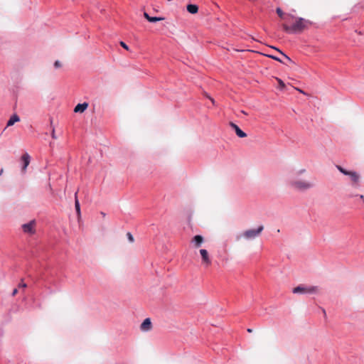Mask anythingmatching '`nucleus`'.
Wrapping results in <instances>:
<instances>
[{
  "instance_id": "nucleus-1",
  "label": "nucleus",
  "mask_w": 364,
  "mask_h": 364,
  "mask_svg": "<svg viewBox=\"0 0 364 364\" xmlns=\"http://www.w3.org/2000/svg\"><path fill=\"white\" fill-rule=\"evenodd\" d=\"M263 230H264L263 225H259L256 229L247 230L245 232H243L242 233H239V234L236 235L235 240L239 241L242 237L247 240H254L255 238H256L261 234V232H262Z\"/></svg>"
},
{
  "instance_id": "nucleus-2",
  "label": "nucleus",
  "mask_w": 364,
  "mask_h": 364,
  "mask_svg": "<svg viewBox=\"0 0 364 364\" xmlns=\"http://www.w3.org/2000/svg\"><path fill=\"white\" fill-rule=\"evenodd\" d=\"M290 185L294 188L300 191L309 190L314 186L313 183L302 180L291 181Z\"/></svg>"
},
{
  "instance_id": "nucleus-3",
  "label": "nucleus",
  "mask_w": 364,
  "mask_h": 364,
  "mask_svg": "<svg viewBox=\"0 0 364 364\" xmlns=\"http://www.w3.org/2000/svg\"><path fill=\"white\" fill-rule=\"evenodd\" d=\"M318 288L316 286H304L299 285L293 289L292 292L294 294H312L318 292Z\"/></svg>"
},
{
  "instance_id": "nucleus-4",
  "label": "nucleus",
  "mask_w": 364,
  "mask_h": 364,
  "mask_svg": "<svg viewBox=\"0 0 364 364\" xmlns=\"http://www.w3.org/2000/svg\"><path fill=\"white\" fill-rule=\"evenodd\" d=\"M336 168L343 175L349 177L353 184H358L360 181V175L354 171H348L340 165H336Z\"/></svg>"
},
{
  "instance_id": "nucleus-5",
  "label": "nucleus",
  "mask_w": 364,
  "mask_h": 364,
  "mask_svg": "<svg viewBox=\"0 0 364 364\" xmlns=\"http://www.w3.org/2000/svg\"><path fill=\"white\" fill-rule=\"evenodd\" d=\"M35 226H36V220H32L30 222H28V223L23 224L21 225V228H22L23 232L28 233L30 235H33L36 232Z\"/></svg>"
},
{
  "instance_id": "nucleus-6",
  "label": "nucleus",
  "mask_w": 364,
  "mask_h": 364,
  "mask_svg": "<svg viewBox=\"0 0 364 364\" xmlns=\"http://www.w3.org/2000/svg\"><path fill=\"white\" fill-rule=\"evenodd\" d=\"M307 22L303 18H298L297 20L291 25V28L294 31V33L298 31H301L306 27L305 23Z\"/></svg>"
},
{
  "instance_id": "nucleus-7",
  "label": "nucleus",
  "mask_w": 364,
  "mask_h": 364,
  "mask_svg": "<svg viewBox=\"0 0 364 364\" xmlns=\"http://www.w3.org/2000/svg\"><path fill=\"white\" fill-rule=\"evenodd\" d=\"M152 328V323L149 318H146L140 325V330L143 332H148Z\"/></svg>"
},
{
  "instance_id": "nucleus-8",
  "label": "nucleus",
  "mask_w": 364,
  "mask_h": 364,
  "mask_svg": "<svg viewBox=\"0 0 364 364\" xmlns=\"http://www.w3.org/2000/svg\"><path fill=\"white\" fill-rule=\"evenodd\" d=\"M21 161L23 163L21 168L22 172H25L31 161V157L29 154L28 153H25L24 154H23L21 156Z\"/></svg>"
},
{
  "instance_id": "nucleus-9",
  "label": "nucleus",
  "mask_w": 364,
  "mask_h": 364,
  "mask_svg": "<svg viewBox=\"0 0 364 364\" xmlns=\"http://www.w3.org/2000/svg\"><path fill=\"white\" fill-rule=\"evenodd\" d=\"M200 254L202 257L203 263L206 266L210 265L211 264V260L209 258L208 251L205 249H201L200 250Z\"/></svg>"
},
{
  "instance_id": "nucleus-10",
  "label": "nucleus",
  "mask_w": 364,
  "mask_h": 364,
  "mask_svg": "<svg viewBox=\"0 0 364 364\" xmlns=\"http://www.w3.org/2000/svg\"><path fill=\"white\" fill-rule=\"evenodd\" d=\"M230 126L235 130L237 136L240 138H244L247 136L245 132H244L240 128L233 122H230Z\"/></svg>"
},
{
  "instance_id": "nucleus-11",
  "label": "nucleus",
  "mask_w": 364,
  "mask_h": 364,
  "mask_svg": "<svg viewBox=\"0 0 364 364\" xmlns=\"http://www.w3.org/2000/svg\"><path fill=\"white\" fill-rule=\"evenodd\" d=\"M87 107V102L79 103L75 107L74 112L76 113H82Z\"/></svg>"
},
{
  "instance_id": "nucleus-12",
  "label": "nucleus",
  "mask_w": 364,
  "mask_h": 364,
  "mask_svg": "<svg viewBox=\"0 0 364 364\" xmlns=\"http://www.w3.org/2000/svg\"><path fill=\"white\" fill-rule=\"evenodd\" d=\"M192 242L194 243L196 247H199L203 242V237L201 235H197L193 237Z\"/></svg>"
},
{
  "instance_id": "nucleus-13",
  "label": "nucleus",
  "mask_w": 364,
  "mask_h": 364,
  "mask_svg": "<svg viewBox=\"0 0 364 364\" xmlns=\"http://www.w3.org/2000/svg\"><path fill=\"white\" fill-rule=\"evenodd\" d=\"M19 121H20V117L17 114H14L10 117V119L7 122L6 126L7 127L12 126L14 124V123L19 122Z\"/></svg>"
},
{
  "instance_id": "nucleus-14",
  "label": "nucleus",
  "mask_w": 364,
  "mask_h": 364,
  "mask_svg": "<svg viewBox=\"0 0 364 364\" xmlns=\"http://www.w3.org/2000/svg\"><path fill=\"white\" fill-rule=\"evenodd\" d=\"M187 11L192 14H195L198 11V6L196 4H188Z\"/></svg>"
},
{
  "instance_id": "nucleus-15",
  "label": "nucleus",
  "mask_w": 364,
  "mask_h": 364,
  "mask_svg": "<svg viewBox=\"0 0 364 364\" xmlns=\"http://www.w3.org/2000/svg\"><path fill=\"white\" fill-rule=\"evenodd\" d=\"M75 208L78 216L80 215V205L77 198V192L75 193Z\"/></svg>"
},
{
  "instance_id": "nucleus-16",
  "label": "nucleus",
  "mask_w": 364,
  "mask_h": 364,
  "mask_svg": "<svg viewBox=\"0 0 364 364\" xmlns=\"http://www.w3.org/2000/svg\"><path fill=\"white\" fill-rule=\"evenodd\" d=\"M50 126L52 127L51 136L53 139H55L57 138V136L55 133V127L53 126V118H50Z\"/></svg>"
},
{
  "instance_id": "nucleus-17",
  "label": "nucleus",
  "mask_w": 364,
  "mask_h": 364,
  "mask_svg": "<svg viewBox=\"0 0 364 364\" xmlns=\"http://www.w3.org/2000/svg\"><path fill=\"white\" fill-rule=\"evenodd\" d=\"M283 28L287 33H294V31L291 28V26H288L287 24H284L283 25Z\"/></svg>"
},
{
  "instance_id": "nucleus-18",
  "label": "nucleus",
  "mask_w": 364,
  "mask_h": 364,
  "mask_svg": "<svg viewBox=\"0 0 364 364\" xmlns=\"http://www.w3.org/2000/svg\"><path fill=\"white\" fill-rule=\"evenodd\" d=\"M272 48H274L276 49L277 51H279L282 55H284V57L290 63H294V61L289 57L287 56L285 53H284L282 51H281L278 48H276L274 47H272Z\"/></svg>"
},
{
  "instance_id": "nucleus-19",
  "label": "nucleus",
  "mask_w": 364,
  "mask_h": 364,
  "mask_svg": "<svg viewBox=\"0 0 364 364\" xmlns=\"http://www.w3.org/2000/svg\"><path fill=\"white\" fill-rule=\"evenodd\" d=\"M164 19V18H163V17L154 16V17H151V18L149 19V22L155 23V22H157V21H162Z\"/></svg>"
},
{
  "instance_id": "nucleus-20",
  "label": "nucleus",
  "mask_w": 364,
  "mask_h": 364,
  "mask_svg": "<svg viewBox=\"0 0 364 364\" xmlns=\"http://www.w3.org/2000/svg\"><path fill=\"white\" fill-rule=\"evenodd\" d=\"M266 56H267L268 58H272L274 60H277V61H279L282 63H284L279 58L275 56V55H266Z\"/></svg>"
},
{
  "instance_id": "nucleus-21",
  "label": "nucleus",
  "mask_w": 364,
  "mask_h": 364,
  "mask_svg": "<svg viewBox=\"0 0 364 364\" xmlns=\"http://www.w3.org/2000/svg\"><path fill=\"white\" fill-rule=\"evenodd\" d=\"M127 237L128 240H129L130 242H133L134 241V237H133V235H132V233H131V232H128L127 233Z\"/></svg>"
},
{
  "instance_id": "nucleus-22",
  "label": "nucleus",
  "mask_w": 364,
  "mask_h": 364,
  "mask_svg": "<svg viewBox=\"0 0 364 364\" xmlns=\"http://www.w3.org/2000/svg\"><path fill=\"white\" fill-rule=\"evenodd\" d=\"M277 81L279 82V88L281 90L284 89V87H285L284 82L281 79L277 78Z\"/></svg>"
},
{
  "instance_id": "nucleus-23",
  "label": "nucleus",
  "mask_w": 364,
  "mask_h": 364,
  "mask_svg": "<svg viewBox=\"0 0 364 364\" xmlns=\"http://www.w3.org/2000/svg\"><path fill=\"white\" fill-rule=\"evenodd\" d=\"M276 12L279 16V17H281V18L284 15V12L282 11V10L280 8H277Z\"/></svg>"
},
{
  "instance_id": "nucleus-24",
  "label": "nucleus",
  "mask_w": 364,
  "mask_h": 364,
  "mask_svg": "<svg viewBox=\"0 0 364 364\" xmlns=\"http://www.w3.org/2000/svg\"><path fill=\"white\" fill-rule=\"evenodd\" d=\"M62 66V63L59 60H55L54 63L55 68H60Z\"/></svg>"
},
{
  "instance_id": "nucleus-25",
  "label": "nucleus",
  "mask_w": 364,
  "mask_h": 364,
  "mask_svg": "<svg viewBox=\"0 0 364 364\" xmlns=\"http://www.w3.org/2000/svg\"><path fill=\"white\" fill-rule=\"evenodd\" d=\"M27 287V284L24 283L23 282H21L18 284V288H26Z\"/></svg>"
},
{
  "instance_id": "nucleus-26",
  "label": "nucleus",
  "mask_w": 364,
  "mask_h": 364,
  "mask_svg": "<svg viewBox=\"0 0 364 364\" xmlns=\"http://www.w3.org/2000/svg\"><path fill=\"white\" fill-rule=\"evenodd\" d=\"M120 45L124 48H125L126 50H129V47L123 41H121L120 42Z\"/></svg>"
},
{
  "instance_id": "nucleus-27",
  "label": "nucleus",
  "mask_w": 364,
  "mask_h": 364,
  "mask_svg": "<svg viewBox=\"0 0 364 364\" xmlns=\"http://www.w3.org/2000/svg\"><path fill=\"white\" fill-rule=\"evenodd\" d=\"M144 16L147 19V21H149V19L151 18V16H150L146 12H144Z\"/></svg>"
},
{
  "instance_id": "nucleus-28",
  "label": "nucleus",
  "mask_w": 364,
  "mask_h": 364,
  "mask_svg": "<svg viewBox=\"0 0 364 364\" xmlns=\"http://www.w3.org/2000/svg\"><path fill=\"white\" fill-rule=\"evenodd\" d=\"M205 96H206V97H208V99H210V100L212 102V103H213V105H215V100H214V99H213L211 97H210L208 94H205Z\"/></svg>"
},
{
  "instance_id": "nucleus-29",
  "label": "nucleus",
  "mask_w": 364,
  "mask_h": 364,
  "mask_svg": "<svg viewBox=\"0 0 364 364\" xmlns=\"http://www.w3.org/2000/svg\"><path fill=\"white\" fill-rule=\"evenodd\" d=\"M18 292V289H14L12 291V296H15Z\"/></svg>"
},
{
  "instance_id": "nucleus-30",
  "label": "nucleus",
  "mask_w": 364,
  "mask_h": 364,
  "mask_svg": "<svg viewBox=\"0 0 364 364\" xmlns=\"http://www.w3.org/2000/svg\"><path fill=\"white\" fill-rule=\"evenodd\" d=\"M304 172H305V169H301V170H300V171H299V174H301V173H304Z\"/></svg>"
},
{
  "instance_id": "nucleus-31",
  "label": "nucleus",
  "mask_w": 364,
  "mask_h": 364,
  "mask_svg": "<svg viewBox=\"0 0 364 364\" xmlns=\"http://www.w3.org/2000/svg\"><path fill=\"white\" fill-rule=\"evenodd\" d=\"M101 215L103 216V217H105V213L104 212H101Z\"/></svg>"
},
{
  "instance_id": "nucleus-32",
  "label": "nucleus",
  "mask_w": 364,
  "mask_h": 364,
  "mask_svg": "<svg viewBox=\"0 0 364 364\" xmlns=\"http://www.w3.org/2000/svg\"><path fill=\"white\" fill-rule=\"evenodd\" d=\"M252 331V330L251 328L247 329V332L251 333Z\"/></svg>"
},
{
  "instance_id": "nucleus-33",
  "label": "nucleus",
  "mask_w": 364,
  "mask_h": 364,
  "mask_svg": "<svg viewBox=\"0 0 364 364\" xmlns=\"http://www.w3.org/2000/svg\"><path fill=\"white\" fill-rule=\"evenodd\" d=\"M297 90H298V91H299L300 92H301V93H304V92L301 90H300V89H297Z\"/></svg>"
}]
</instances>
